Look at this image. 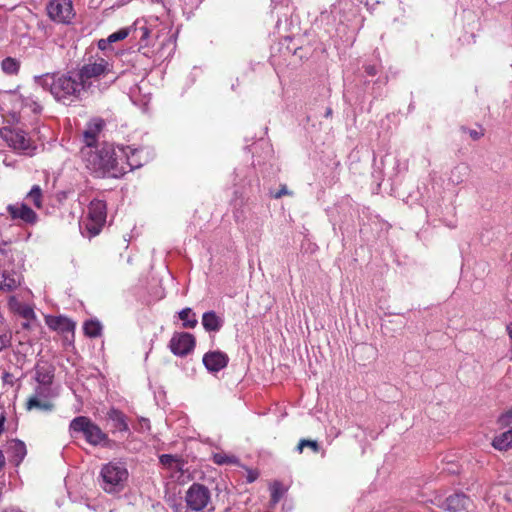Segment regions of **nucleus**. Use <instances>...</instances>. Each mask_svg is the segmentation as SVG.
Returning <instances> with one entry per match:
<instances>
[{"label": "nucleus", "mask_w": 512, "mask_h": 512, "mask_svg": "<svg viewBox=\"0 0 512 512\" xmlns=\"http://www.w3.org/2000/svg\"><path fill=\"white\" fill-rule=\"evenodd\" d=\"M169 347L174 355L180 357L186 356L194 349L195 338L192 334L186 332L174 333L170 340Z\"/></svg>", "instance_id": "10"}, {"label": "nucleus", "mask_w": 512, "mask_h": 512, "mask_svg": "<svg viewBox=\"0 0 512 512\" xmlns=\"http://www.w3.org/2000/svg\"><path fill=\"white\" fill-rule=\"evenodd\" d=\"M229 358L226 353L221 351H209L203 356V364L210 372H218L225 368Z\"/></svg>", "instance_id": "12"}, {"label": "nucleus", "mask_w": 512, "mask_h": 512, "mask_svg": "<svg viewBox=\"0 0 512 512\" xmlns=\"http://www.w3.org/2000/svg\"><path fill=\"white\" fill-rule=\"evenodd\" d=\"M259 474L257 471L249 470L247 474V482L252 483L258 478Z\"/></svg>", "instance_id": "39"}, {"label": "nucleus", "mask_w": 512, "mask_h": 512, "mask_svg": "<svg viewBox=\"0 0 512 512\" xmlns=\"http://www.w3.org/2000/svg\"><path fill=\"white\" fill-rule=\"evenodd\" d=\"M470 136L474 139V140H478L481 136H482V133L476 131V130H471L470 131Z\"/></svg>", "instance_id": "41"}, {"label": "nucleus", "mask_w": 512, "mask_h": 512, "mask_svg": "<svg viewBox=\"0 0 512 512\" xmlns=\"http://www.w3.org/2000/svg\"><path fill=\"white\" fill-rule=\"evenodd\" d=\"M7 453L10 455L11 461L16 465H19L26 456V446L24 442L12 439L7 442Z\"/></svg>", "instance_id": "15"}, {"label": "nucleus", "mask_w": 512, "mask_h": 512, "mask_svg": "<svg viewBox=\"0 0 512 512\" xmlns=\"http://www.w3.org/2000/svg\"><path fill=\"white\" fill-rule=\"evenodd\" d=\"M57 393L52 388V385L37 384L34 389V393L30 397H37L38 399H45L51 401L52 398L56 397Z\"/></svg>", "instance_id": "24"}, {"label": "nucleus", "mask_w": 512, "mask_h": 512, "mask_svg": "<svg viewBox=\"0 0 512 512\" xmlns=\"http://www.w3.org/2000/svg\"><path fill=\"white\" fill-rule=\"evenodd\" d=\"M27 199H29L36 208L42 207V189L39 185H34L28 192Z\"/></svg>", "instance_id": "27"}, {"label": "nucleus", "mask_w": 512, "mask_h": 512, "mask_svg": "<svg viewBox=\"0 0 512 512\" xmlns=\"http://www.w3.org/2000/svg\"><path fill=\"white\" fill-rule=\"evenodd\" d=\"M107 419L112 422V426L116 431L127 432L129 426L126 416L118 409L112 408L107 412Z\"/></svg>", "instance_id": "17"}, {"label": "nucleus", "mask_w": 512, "mask_h": 512, "mask_svg": "<svg viewBox=\"0 0 512 512\" xmlns=\"http://www.w3.org/2000/svg\"><path fill=\"white\" fill-rule=\"evenodd\" d=\"M179 318L183 322L184 328H195L198 321L196 319L195 313L190 308H184L179 312Z\"/></svg>", "instance_id": "25"}, {"label": "nucleus", "mask_w": 512, "mask_h": 512, "mask_svg": "<svg viewBox=\"0 0 512 512\" xmlns=\"http://www.w3.org/2000/svg\"><path fill=\"white\" fill-rule=\"evenodd\" d=\"M160 463L164 466L180 469V461L172 455L163 454L160 456Z\"/></svg>", "instance_id": "29"}, {"label": "nucleus", "mask_w": 512, "mask_h": 512, "mask_svg": "<svg viewBox=\"0 0 512 512\" xmlns=\"http://www.w3.org/2000/svg\"><path fill=\"white\" fill-rule=\"evenodd\" d=\"M110 71L109 63L99 58L95 62H89L84 64L77 73V76L81 83L84 84V89L87 90L91 87L93 79H97L101 75H104Z\"/></svg>", "instance_id": "7"}, {"label": "nucleus", "mask_w": 512, "mask_h": 512, "mask_svg": "<svg viewBox=\"0 0 512 512\" xmlns=\"http://www.w3.org/2000/svg\"><path fill=\"white\" fill-rule=\"evenodd\" d=\"M47 324L51 329L61 332H72L75 328V323L63 316L53 317L47 321Z\"/></svg>", "instance_id": "20"}, {"label": "nucleus", "mask_w": 512, "mask_h": 512, "mask_svg": "<svg viewBox=\"0 0 512 512\" xmlns=\"http://www.w3.org/2000/svg\"><path fill=\"white\" fill-rule=\"evenodd\" d=\"M2 139L14 150L27 152L33 149L32 141L26 132L16 127H3L0 130Z\"/></svg>", "instance_id": "8"}, {"label": "nucleus", "mask_w": 512, "mask_h": 512, "mask_svg": "<svg viewBox=\"0 0 512 512\" xmlns=\"http://www.w3.org/2000/svg\"><path fill=\"white\" fill-rule=\"evenodd\" d=\"M4 465H5V457H4L3 453H2V451L0 450V471L2 470Z\"/></svg>", "instance_id": "43"}, {"label": "nucleus", "mask_w": 512, "mask_h": 512, "mask_svg": "<svg viewBox=\"0 0 512 512\" xmlns=\"http://www.w3.org/2000/svg\"><path fill=\"white\" fill-rule=\"evenodd\" d=\"M4 421H5V417L3 415H1V417H0V434L2 433V431L4 429Z\"/></svg>", "instance_id": "45"}, {"label": "nucleus", "mask_w": 512, "mask_h": 512, "mask_svg": "<svg viewBox=\"0 0 512 512\" xmlns=\"http://www.w3.org/2000/svg\"><path fill=\"white\" fill-rule=\"evenodd\" d=\"M270 490H271V503H272V505H276L280 501L282 496L284 495L285 489L280 482L276 481L270 486Z\"/></svg>", "instance_id": "28"}, {"label": "nucleus", "mask_w": 512, "mask_h": 512, "mask_svg": "<svg viewBox=\"0 0 512 512\" xmlns=\"http://www.w3.org/2000/svg\"><path fill=\"white\" fill-rule=\"evenodd\" d=\"M7 211L12 220L21 221L26 225H34L38 221V215L24 203L9 204Z\"/></svg>", "instance_id": "11"}, {"label": "nucleus", "mask_w": 512, "mask_h": 512, "mask_svg": "<svg viewBox=\"0 0 512 512\" xmlns=\"http://www.w3.org/2000/svg\"><path fill=\"white\" fill-rule=\"evenodd\" d=\"M69 428L72 432L82 433L86 441L93 446L104 444L108 441L107 434L88 417L78 416L74 418L70 422Z\"/></svg>", "instance_id": "5"}, {"label": "nucleus", "mask_w": 512, "mask_h": 512, "mask_svg": "<svg viewBox=\"0 0 512 512\" xmlns=\"http://www.w3.org/2000/svg\"><path fill=\"white\" fill-rule=\"evenodd\" d=\"M492 446L499 451H507L512 447V429L496 436L492 441Z\"/></svg>", "instance_id": "22"}, {"label": "nucleus", "mask_w": 512, "mask_h": 512, "mask_svg": "<svg viewBox=\"0 0 512 512\" xmlns=\"http://www.w3.org/2000/svg\"><path fill=\"white\" fill-rule=\"evenodd\" d=\"M120 153V161L123 162V157H125L126 164L130 167L131 170L139 168L143 165V149L126 147L120 149Z\"/></svg>", "instance_id": "14"}, {"label": "nucleus", "mask_w": 512, "mask_h": 512, "mask_svg": "<svg viewBox=\"0 0 512 512\" xmlns=\"http://www.w3.org/2000/svg\"><path fill=\"white\" fill-rule=\"evenodd\" d=\"M20 313L26 319H29V318L33 317V315H34L33 310L28 306L22 307V309L20 310Z\"/></svg>", "instance_id": "37"}, {"label": "nucleus", "mask_w": 512, "mask_h": 512, "mask_svg": "<svg viewBox=\"0 0 512 512\" xmlns=\"http://www.w3.org/2000/svg\"><path fill=\"white\" fill-rule=\"evenodd\" d=\"M106 204L102 200H92L88 206V215L85 227L90 236H96L100 233L106 222Z\"/></svg>", "instance_id": "6"}, {"label": "nucleus", "mask_w": 512, "mask_h": 512, "mask_svg": "<svg viewBox=\"0 0 512 512\" xmlns=\"http://www.w3.org/2000/svg\"><path fill=\"white\" fill-rule=\"evenodd\" d=\"M84 140L89 149H92L93 144L96 142V136L97 134L92 130V128H87V130L84 131Z\"/></svg>", "instance_id": "35"}, {"label": "nucleus", "mask_w": 512, "mask_h": 512, "mask_svg": "<svg viewBox=\"0 0 512 512\" xmlns=\"http://www.w3.org/2000/svg\"><path fill=\"white\" fill-rule=\"evenodd\" d=\"M20 284V276L16 272L0 271V290L10 292Z\"/></svg>", "instance_id": "16"}, {"label": "nucleus", "mask_w": 512, "mask_h": 512, "mask_svg": "<svg viewBox=\"0 0 512 512\" xmlns=\"http://www.w3.org/2000/svg\"><path fill=\"white\" fill-rule=\"evenodd\" d=\"M34 82L49 91L57 102L66 106L80 101L86 91L77 74L74 76L72 72L45 73L35 76Z\"/></svg>", "instance_id": "1"}, {"label": "nucleus", "mask_w": 512, "mask_h": 512, "mask_svg": "<svg viewBox=\"0 0 512 512\" xmlns=\"http://www.w3.org/2000/svg\"><path fill=\"white\" fill-rule=\"evenodd\" d=\"M286 188H282L278 193H276L275 198H280L282 195L287 194Z\"/></svg>", "instance_id": "44"}, {"label": "nucleus", "mask_w": 512, "mask_h": 512, "mask_svg": "<svg viewBox=\"0 0 512 512\" xmlns=\"http://www.w3.org/2000/svg\"><path fill=\"white\" fill-rule=\"evenodd\" d=\"M54 408V405L51 401L37 398V397H29L26 402V409L31 410H39V411H45L49 412L52 411Z\"/></svg>", "instance_id": "21"}, {"label": "nucleus", "mask_w": 512, "mask_h": 512, "mask_svg": "<svg viewBox=\"0 0 512 512\" xmlns=\"http://www.w3.org/2000/svg\"><path fill=\"white\" fill-rule=\"evenodd\" d=\"M366 71H367V73H368L369 75H375V74H376V69H375V67H374V66H368V67L366 68Z\"/></svg>", "instance_id": "42"}, {"label": "nucleus", "mask_w": 512, "mask_h": 512, "mask_svg": "<svg viewBox=\"0 0 512 512\" xmlns=\"http://www.w3.org/2000/svg\"><path fill=\"white\" fill-rule=\"evenodd\" d=\"M84 333L90 338L99 337L102 333V325L98 320H88L83 326Z\"/></svg>", "instance_id": "26"}, {"label": "nucleus", "mask_w": 512, "mask_h": 512, "mask_svg": "<svg viewBox=\"0 0 512 512\" xmlns=\"http://www.w3.org/2000/svg\"><path fill=\"white\" fill-rule=\"evenodd\" d=\"M20 61L13 57H6L1 62L3 73L9 76H16L20 70Z\"/></svg>", "instance_id": "23"}, {"label": "nucleus", "mask_w": 512, "mask_h": 512, "mask_svg": "<svg viewBox=\"0 0 512 512\" xmlns=\"http://www.w3.org/2000/svg\"><path fill=\"white\" fill-rule=\"evenodd\" d=\"M46 10L52 21L62 24H69L75 15L70 0H51Z\"/></svg>", "instance_id": "9"}, {"label": "nucleus", "mask_w": 512, "mask_h": 512, "mask_svg": "<svg viewBox=\"0 0 512 512\" xmlns=\"http://www.w3.org/2000/svg\"><path fill=\"white\" fill-rule=\"evenodd\" d=\"M305 447H309L315 453H317L320 450V446L317 441L302 439L297 445V451L299 453H302Z\"/></svg>", "instance_id": "30"}, {"label": "nucleus", "mask_w": 512, "mask_h": 512, "mask_svg": "<svg viewBox=\"0 0 512 512\" xmlns=\"http://www.w3.org/2000/svg\"><path fill=\"white\" fill-rule=\"evenodd\" d=\"M470 500L464 494H454L446 499V509L451 512H459L469 506Z\"/></svg>", "instance_id": "19"}, {"label": "nucleus", "mask_w": 512, "mask_h": 512, "mask_svg": "<svg viewBox=\"0 0 512 512\" xmlns=\"http://www.w3.org/2000/svg\"><path fill=\"white\" fill-rule=\"evenodd\" d=\"M83 153L87 168L97 177L119 178L126 173L124 162H120V156L112 145L105 144L100 148L89 149Z\"/></svg>", "instance_id": "2"}, {"label": "nucleus", "mask_w": 512, "mask_h": 512, "mask_svg": "<svg viewBox=\"0 0 512 512\" xmlns=\"http://www.w3.org/2000/svg\"><path fill=\"white\" fill-rule=\"evenodd\" d=\"M210 501L209 489L198 483L192 484L186 491L184 503L173 505L174 512H203Z\"/></svg>", "instance_id": "4"}, {"label": "nucleus", "mask_w": 512, "mask_h": 512, "mask_svg": "<svg viewBox=\"0 0 512 512\" xmlns=\"http://www.w3.org/2000/svg\"><path fill=\"white\" fill-rule=\"evenodd\" d=\"M223 319L216 315L214 311L205 312L202 315V325L208 332H217L223 326Z\"/></svg>", "instance_id": "18"}, {"label": "nucleus", "mask_w": 512, "mask_h": 512, "mask_svg": "<svg viewBox=\"0 0 512 512\" xmlns=\"http://www.w3.org/2000/svg\"><path fill=\"white\" fill-rule=\"evenodd\" d=\"M55 368L46 361H38L35 366V380L37 384L52 385L54 380Z\"/></svg>", "instance_id": "13"}, {"label": "nucleus", "mask_w": 512, "mask_h": 512, "mask_svg": "<svg viewBox=\"0 0 512 512\" xmlns=\"http://www.w3.org/2000/svg\"><path fill=\"white\" fill-rule=\"evenodd\" d=\"M466 170H467V167H465V166H458V167H456L454 169V171H452V177H454V174H455L456 171H458V172H462V171L466 172ZM452 180H453V182H456L457 184L462 182V179H460V178H457V179L452 178Z\"/></svg>", "instance_id": "38"}, {"label": "nucleus", "mask_w": 512, "mask_h": 512, "mask_svg": "<svg viewBox=\"0 0 512 512\" xmlns=\"http://www.w3.org/2000/svg\"><path fill=\"white\" fill-rule=\"evenodd\" d=\"M498 424L500 427H509L512 425V407L499 416Z\"/></svg>", "instance_id": "34"}, {"label": "nucleus", "mask_w": 512, "mask_h": 512, "mask_svg": "<svg viewBox=\"0 0 512 512\" xmlns=\"http://www.w3.org/2000/svg\"><path fill=\"white\" fill-rule=\"evenodd\" d=\"M129 35V29L128 28H122L108 36V41L110 43H114L117 41L124 40Z\"/></svg>", "instance_id": "33"}, {"label": "nucleus", "mask_w": 512, "mask_h": 512, "mask_svg": "<svg viewBox=\"0 0 512 512\" xmlns=\"http://www.w3.org/2000/svg\"><path fill=\"white\" fill-rule=\"evenodd\" d=\"M128 476L123 462L111 461L101 468L100 485L107 493H117L124 489Z\"/></svg>", "instance_id": "3"}, {"label": "nucleus", "mask_w": 512, "mask_h": 512, "mask_svg": "<svg viewBox=\"0 0 512 512\" xmlns=\"http://www.w3.org/2000/svg\"><path fill=\"white\" fill-rule=\"evenodd\" d=\"M22 103L25 107L30 108L33 113H40L42 110L41 104L31 97H24Z\"/></svg>", "instance_id": "32"}, {"label": "nucleus", "mask_w": 512, "mask_h": 512, "mask_svg": "<svg viewBox=\"0 0 512 512\" xmlns=\"http://www.w3.org/2000/svg\"><path fill=\"white\" fill-rule=\"evenodd\" d=\"M213 461L218 465L232 464L236 462V458L234 456H228L224 453H215L213 455Z\"/></svg>", "instance_id": "31"}, {"label": "nucleus", "mask_w": 512, "mask_h": 512, "mask_svg": "<svg viewBox=\"0 0 512 512\" xmlns=\"http://www.w3.org/2000/svg\"><path fill=\"white\" fill-rule=\"evenodd\" d=\"M110 44L111 43H110V41H108V37L106 39H100L98 41V48L100 50H106Z\"/></svg>", "instance_id": "40"}, {"label": "nucleus", "mask_w": 512, "mask_h": 512, "mask_svg": "<svg viewBox=\"0 0 512 512\" xmlns=\"http://www.w3.org/2000/svg\"><path fill=\"white\" fill-rule=\"evenodd\" d=\"M89 128H92V130L98 134L102 128L104 127V121L101 120V119H94L92 120L89 125H88Z\"/></svg>", "instance_id": "36"}]
</instances>
